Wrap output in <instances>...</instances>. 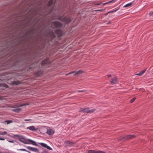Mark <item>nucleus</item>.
Returning a JSON list of instances; mask_svg holds the SVG:
<instances>
[{
    "label": "nucleus",
    "mask_w": 153,
    "mask_h": 153,
    "mask_svg": "<svg viewBox=\"0 0 153 153\" xmlns=\"http://www.w3.org/2000/svg\"><path fill=\"white\" fill-rule=\"evenodd\" d=\"M28 105L29 104L27 103L20 104H16L12 106H9L8 107L13 108L11 110L12 111L16 113H19L21 111V108H19V107H22Z\"/></svg>",
    "instance_id": "nucleus-1"
},
{
    "label": "nucleus",
    "mask_w": 153,
    "mask_h": 153,
    "mask_svg": "<svg viewBox=\"0 0 153 153\" xmlns=\"http://www.w3.org/2000/svg\"><path fill=\"white\" fill-rule=\"evenodd\" d=\"M58 19L67 23H70L72 21L71 18L67 16H65L63 18H62L61 16L59 17L58 18Z\"/></svg>",
    "instance_id": "nucleus-2"
},
{
    "label": "nucleus",
    "mask_w": 153,
    "mask_h": 153,
    "mask_svg": "<svg viewBox=\"0 0 153 153\" xmlns=\"http://www.w3.org/2000/svg\"><path fill=\"white\" fill-rule=\"evenodd\" d=\"M135 137L134 135H126L122 137H120L119 138V140H129L135 138Z\"/></svg>",
    "instance_id": "nucleus-3"
},
{
    "label": "nucleus",
    "mask_w": 153,
    "mask_h": 153,
    "mask_svg": "<svg viewBox=\"0 0 153 153\" xmlns=\"http://www.w3.org/2000/svg\"><path fill=\"white\" fill-rule=\"evenodd\" d=\"M95 111V109L93 108L90 110L89 108H81L79 110V112H82L83 113H92Z\"/></svg>",
    "instance_id": "nucleus-4"
},
{
    "label": "nucleus",
    "mask_w": 153,
    "mask_h": 153,
    "mask_svg": "<svg viewBox=\"0 0 153 153\" xmlns=\"http://www.w3.org/2000/svg\"><path fill=\"white\" fill-rule=\"evenodd\" d=\"M35 31V30L34 28H32L29 30L24 35L25 36H27L28 35H31L33 34Z\"/></svg>",
    "instance_id": "nucleus-5"
},
{
    "label": "nucleus",
    "mask_w": 153,
    "mask_h": 153,
    "mask_svg": "<svg viewBox=\"0 0 153 153\" xmlns=\"http://www.w3.org/2000/svg\"><path fill=\"white\" fill-rule=\"evenodd\" d=\"M52 23L56 28L61 27L62 26V23L57 21L53 22Z\"/></svg>",
    "instance_id": "nucleus-6"
},
{
    "label": "nucleus",
    "mask_w": 153,
    "mask_h": 153,
    "mask_svg": "<svg viewBox=\"0 0 153 153\" xmlns=\"http://www.w3.org/2000/svg\"><path fill=\"white\" fill-rule=\"evenodd\" d=\"M49 59L46 58L41 63V65H45L50 63V62L49 60Z\"/></svg>",
    "instance_id": "nucleus-7"
},
{
    "label": "nucleus",
    "mask_w": 153,
    "mask_h": 153,
    "mask_svg": "<svg viewBox=\"0 0 153 153\" xmlns=\"http://www.w3.org/2000/svg\"><path fill=\"white\" fill-rule=\"evenodd\" d=\"M55 33L59 37L61 36L62 34V32L61 29H57L55 30Z\"/></svg>",
    "instance_id": "nucleus-8"
},
{
    "label": "nucleus",
    "mask_w": 153,
    "mask_h": 153,
    "mask_svg": "<svg viewBox=\"0 0 153 153\" xmlns=\"http://www.w3.org/2000/svg\"><path fill=\"white\" fill-rule=\"evenodd\" d=\"M27 148L33 152H35L37 153H39V150L36 148H33L30 146H27L26 147Z\"/></svg>",
    "instance_id": "nucleus-9"
},
{
    "label": "nucleus",
    "mask_w": 153,
    "mask_h": 153,
    "mask_svg": "<svg viewBox=\"0 0 153 153\" xmlns=\"http://www.w3.org/2000/svg\"><path fill=\"white\" fill-rule=\"evenodd\" d=\"M64 143L65 144H69V145H67V146H70L74 145L76 143L71 142L69 140H67L64 142Z\"/></svg>",
    "instance_id": "nucleus-10"
},
{
    "label": "nucleus",
    "mask_w": 153,
    "mask_h": 153,
    "mask_svg": "<svg viewBox=\"0 0 153 153\" xmlns=\"http://www.w3.org/2000/svg\"><path fill=\"white\" fill-rule=\"evenodd\" d=\"M39 144H40L41 145V146H42V147L46 148L48 149L52 150V149L51 148L50 146H47V144L44 143H39Z\"/></svg>",
    "instance_id": "nucleus-11"
},
{
    "label": "nucleus",
    "mask_w": 153,
    "mask_h": 153,
    "mask_svg": "<svg viewBox=\"0 0 153 153\" xmlns=\"http://www.w3.org/2000/svg\"><path fill=\"white\" fill-rule=\"evenodd\" d=\"M48 35L50 36L52 38H55L56 37L55 35L54 34V32L53 31H50L48 33Z\"/></svg>",
    "instance_id": "nucleus-12"
},
{
    "label": "nucleus",
    "mask_w": 153,
    "mask_h": 153,
    "mask_svg": "<svg viewBox=\"0 0 153 153\" xmlns=\"http://www.w3.org/2000/svg\"><path fill=\"white\" fill-rule=\"evenodd\" d=\"M110 82L112 84H116L117 82V78L116 77H114L113 79H111Z\"/></svg>",
    "instance_id": "nucleus-13"
},
{
    "label": "nucleus",
    "mask_w": 153,
    "mask_h": 153,
    "mask_svg": "<svg viewBox=\"0 0 153 153\" xmlns=\"http://www.w3.org/2000/svg\"><path fill=\"white\" fill-rule=\"evenodd\" d=\"M74 73H75V74H74V75H77V74H80V73H82V71H81V70H79V71H76V72L72 71V72H71L69 73L68 74H65V75H69V74H70Z\"/></svg>",
    "instance_id": "nucleus-14"
},
{
    "label": "nucleus",
    "mask_w": 153,
    "mask_h": 153,
    "mask_svg": "<svg viewBox=\"0 0 153 153\" xmlns=\"http://www.w3.org/2000/svg\"><path fill=\"white\" fill-rule=\"evenodd\" d=\"M22 83V82L19 81H14L12 82V85H18Z\"/></svg>",
    "instance_id": "nucleus-15"
},
{
    "label": "nucleus",
    "mask_w": 153,
    "mask_h": 153,
    "mask_svg": "<svg viewBox=\"0 0 153 153\" xmlns=\"http://www.w3.org/2000/svg\"><path fill=\"white\" fill-rule=\"evenodd\" d=\"M55 2H53V0H50L48 3L47 5L48 7H50L52 4H54Z\"/></svg>",
    "instance_id": "nucleus-16"
},
{
    "label": "nucleus",
    "mask_w": 153,
    "mask_h": 153,
    "mask_svg": "<svg viewBox=\"0 0 153 153\" xmlns=\"http://www.w3.org/2000/svg\"><path fill=\"white\" fill-rule=\"evenodd\" d=\"M47 133L48 134L51 135L53 134L54 132L52 129H49L47 130Z\"/></svg>",
    "instance_id": "nucleus-17"
},
{
    "label": "nucleus",
    "mask_w": 153,
    "mask_h": 153,
    "mask_svg": "<svg viewBox=\"0 0 153 153\" xmlns=\"http://www.w3.org/2000/svg\"><path fill=\"white\" fill-rule=\"evenodd\" d=\"M27 129L33 131H35L36 130L35 127L33 126L27 127Z\"/></svg>",
    "instance_id": "nucleus-18"
},
{
    "label": "nucleus",
    "mask_w": 153,
    "mask_h": 153,
    "mask_svg": "<svg viewBox=\"0 0 153 153\" xmlns=\"http://www.w3.org/2000/svg\"><path fill=\"white\" fill-rule=\"evenodd\" d=\"M27 140L28 141H30L32 144L35 146H38V145L36 143L35 141L29 139H28Z\"/></svg>",
    "instance_id": "nucleus-19"
},
{
    "label": "nucleus",
    "mask_w": 153,
    "mask_h": 153,
    "mask_svg": "<svg viewBox=\"0 0 153 153\" xmlns=\"http://www.w3.org/2000/svg\"><path fill=\"white\" fill-rule=\"evenodd\" d=\"M43 72L41 70L38 71L36 73V74L37 76H41Z\"/></svg>",
    "instance_id": "nucleus-20"
},
{
    "label": "nucleus",
    "mask_w": 153,
    "mask_h": 153,
    "mask_svg": "<svg viewBox=\"0 0 153 153\" xmlns=\"http://www.w3.org/2000/svg\"><path fill=\"white\" fill-rule=\"evenodd\" d=\"M146 71V69H144L143 70H142V71H141L139 73L136 74V75L138 76H141Z\"/></svg>",
    "instance_id": "nucleus-21"
},
{
    "label": "nucleus",
    "mask_w": 153,
    "mask_h": 153,
    "mask_svg": "<svg viewBox=\"0 0 153 153\" xmlns=\"http://www.w3.org/2000/svg\"><path fill=\"white\" fill-rule=\"evenodd\" d=\"M20 141L24 143H27L26 142H25V139H24V138H20Z\"/></svg>",
    "instance_id": "nucleus-22"
},
{
    "label": "nucleus",
    "mask_w": 153,
    "mask_h": 153,
    "mask_svg": "<svg viewBox=\"0 0 153 153\" xmlns=\"http://www.w3.org/2000/svg\"><path fill=\"white\" fill-rule=\"evenodd\" d=\"M132 4V2H131V3H129L127 4H126V5H125L124 6V7H127L129 6H131Z\"/></svg>",
    "instance_id": "nucleus-23"
},
{
    "label": "nucleus",
    "mask_w": 153,
    "mask_h": 153,
    "mask_svg": "<svg viewBox=\"0 0 153 153\" xmlns=\"http://www.w3.org/2000/svg\"><path fill=\"white\" fill-rule=\"evenodd\" d=\"M87 153H96V151L94 150H89Z\"/></svg>",
    "instance_id": "nucleus-24"
},
{
    "label": "nucleus",
    "mask_w": 153,
    "mask_h": 153,
    "mask_svg": "<svg viewBox=\"0 0 153 153\" xmlns=\"http://www.w3.org/2000/svg\"><path fill=\"white\" fill-rule=\"evenodd\" d=\"M116 1V0H111L108 2H106V3H104L103 4H106L108 3H111V2H114L115 1Z\"/></svg>",
    "instance_id": "nucleus-25"
},
{
    "label": "nucleus",
    "mask_w": 153,
    "mask_h": 153,
    "mask_svg": "<svg viewBox=\"0 0 153 153\" xmlns=\"http://www.w3.org/2000/svg\"><path fill=\"white\" fill-rule=\"evenodd\" d=\"M7 132L6 131H4V132H1L0 131V135H4L7 134Z\"/></svg>",
    "instance_id": "nucleus-26"
},
{
    "label": "nucleus",
    "mask_w": 153,
    "mask_h": 153,
    "mask_svg": "<svg viewBox=\"0 0 153 153\" xmlns=\"http://www.w3.org/2000/svg\"><path fill=\"white\" fill-rule=\"evenodd\" d=\"M96 153H105V152L101 151H96Z\"/></svg>",
    "instance_id": "nucleus-27"
},
{
    "label": "nucleus",
    "mask_w": 153,
    "mask_h": 153,
    "mask_svg": "<svg viewBox=\"0 0 153 153\" xmlns=\"http://www.w3.org/2000/svg\"><path fill=\"white\" fill-rule=\"evenodd\" d=\"M13 122V121L11 120H7V121H6V122H7V124L10 123H12V122Z\"/></svg>",
    "instance_id": "nucleus-28"
},
{
    "label": "nucleus",
    "mask_w": 153,
    "mask_h": 153,
    "mask_svg": "<svg viewBox=\"0 0 153 153\" xmlns=\"http://www.w3.org/2000/svg\"><path fill=\"white\" fill-rule=\"evenodd\" d=\"M19 150H21V151H26V152H28V153H30V152L29 151H28L27 150H26L25 149H19Z\"/></svg>",
    "instance_id": "nucleus-29"
},
{
    "label": "nucleus",
    "mask_w": 153,
    "mask_h": 153,
    "mask_svg": "<svg viewBox=\"0 0 153 153\" xmlns=\"http://www.w3.org/2000/svg\"><path fill=\"white\" fill-rule=\"evenodd\" d=\"M136 99V98H132V99H131L130 101V102L131 103L133 102Z\"/></svg>",
    "instance_id": "nucleus-30"
},
{
    "label": "nucleus",
    "mask_w": 153,
    "mask_h": 153,
    "mask_svg": "<svg viewBox=\"0 0 153 153\" xmlns=\"http://www.w3.org/2000/svg\"><path fill=\"white\" fill-rule=\"evenodd\" d=\"M119 9H115V10H113L111 11H109L108 12V13H110V12H114L116 11Z\"/></svg>",
    "instance_id": "nucleus-31"
},
{
    "label": "nucleus",
    "mask_w": 153,
    "mask_h": 153,
    "mask_svg": "<svg viewBox=\"0 0 153 153\" xmlns=\"http://www.w3.org/2000/svg\"><path fill=\"white\" fill-rule=\"evenodd\" d=\"M149 14L150 16H153V11L150 12L149 13Z\"/></svg>",
    "instance_id": "nucleus-32"
},
{
    "label": "nucleus",
    "mask_w": 153,
    "mask_h": 153,
    "mask_svg": "<svg viewBox=\"0 0 153 153\" xmlns=\"http://www.w3.org/2000/svg\"><path fill=\"white\" fill-rule=\"evenodd\" d=\"M85 91L84 90H78L77 91V92H83Z\"/></svg>",
    "instance_id": "nucleus-33"
},
{
    "label": "nucleus",
    "mask_w": 153,
    "mask_h": 153,
    "mask_svg": "<svg viewBox=\"0 0 153 153\" xmlns=\"http://www.w3.org/2000/svg\"><path fill=\"white\" fill-rule=\"evenodd\" d=\"M103 10L102 9H100V10H95L96 11H102Z\"/></svg>",
    "instance_id": "nucleus-34"
},
{
    "label": "nucleus",
    "mask_w": 153,
    "mask_h": 153,
    "mask_svg": "<svg viewBox=\"0 0 153 153\" xmlns=\"http://www.w3.org/2000/svg\"><path fill=\"white\" fill-rule=\"evenodd\" d=\"M42 153H48V152L47 151H43Z\"/></svg>",
    "instance_id": "nucleus-35"
},
{
    "label": "nucleus",
    "mask_w": 153,
    "mask_h": 153,
    "mask_svg": "<svg viewBox=\"0 0 153 153\" xmlns=\"http://www.w3.org/2000/svg\"><path fill=\"white\" fill-rule=\"evenodd\" d=\"M31 120V119H25L24 120L25 121H30V120Z\"/></svg>",
    "instance_id": "nucleus-36"
},
{
    "label": "nucleus",
    "mask_w": 153,
    "mask_h": 153,
    "mask_svg": "<svg viewBox=\"0 0 153 153\" xmlns=\"http://www.w3.org/2000/svg\"><path fill=\"white\" fill-rule=\"evenodd\" d=\"M5 140L4 138H0V140Z\"/></svg>",
    "instance_id": "nucleus-37"
},
{
    "label": "nucleus",
    "mask_w": 153,
    "mask_h": 153,
    "mask_svg": "<svg viewBox=\"0 0 153 153\" xmlns=\"http://www.w3.org/2000/svg\"><path fill=\"white\" fill-rule=\"evenodd\" d=\"M101 4V3H98V4H95L94 5H100Z\"/></svg>",
    "instance_id": "nucleus-38"
},
{
    "label": "nucleus",
    "mask_w": 153,
    "mask_h": 153,
    "mask_svg": "<svg viewBox=\"0 0 153 153\" xmlns=\"http://www.w3.org/2000/svg\"><path fill=\"white\" fill-rule=\"evenodd\" d=\"M107 76H108V77H110L111 76V74H109V75H107Z\"/></svg>",
    "instance_id": "nucleus-39"
},
{
    "label": "nucleus",
    "mask_w": 153,
    "mask_h": 153,
    "mask_svg": "<svg viewBox=\"0 0 153 153\" xmlns=\"http://www.w3.org/2000/svg\"><path fill=\"white\" fill-rule=\"evenodd\" d=\"M5 87H8V85L6 84H5V85L4 86Z\"/></svg>",
    "instance_id": "nucleus-40"
},
{
    "label": "nucleus",
    "mask_w": 153,
    "mask_h": 153,
    "mask_svg": "<svg viewBox=\"0 0 153 153\" xmlns=\"http://www.w3.org/2000/svg\"><path fill=\"white\" fill-rule=\"evenodd\" d=\"M110 23H111V22H108V23H107V24H110Z\"/></svg>",
    "instance_id": "nucleus-41"
},
{
    "label": "nucleus",
    "mask_w": 153,
    "mask_h": 153,
    "mask_svg": "<svg viewBox=\"0 0 153 153\" xmlns=\"http://www.w3.org/2000/svg\"><path fill=\"white\" fill-rule=\"evenodd\" d=\"M53 10V7L52 8V9L51 10V11H52Z\"/></svg>",
    "instance_id": "nucleus-42"
},
{
    "label": "nucleus",
    "mask_w": 153,
    "mask_h": 153,
    "mask_svg": "<svg viewBox=\"0 0 153 153\" xmlns=\"http://www.w3.org/2000/svg\"><path fill=\"white\" fill-rule=\"evenodd\" d=\"M10 142H11L12 141H9Z\"/></svg>",
    "instance_id": "nucleus-43"
},
{
    "label": "nucleus",
    "mask_w": 153,
    "mask_h": 153,
    "mask_svg": "<svg viewBox=\"0 0 153 153\" xmlns=\"http://www.w3.org/2000/svg\"><path fill=\"white\" fill-rule=\"evenodd\" d=\"M0 153H1L0 152Z\"/></svg>",
    "instance_id": "nucleus-44"
}]
</instances>
